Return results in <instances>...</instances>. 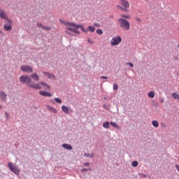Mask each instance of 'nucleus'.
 <instances>
[{
  "mask_svg": "<svg viewBox=\"0 0 179 179\" xmlns=\"http://www.w3.org/2000/svg\"><path fill=\"white\" fill-rule=\"evenodd\" d=\"M30 78L31 79H33V80L34 82H39L40 81V76H38V74H37L36 73H33L31 76Z\"/></svg>",
  "mask_w": 179,
  "mask_h": 179,
  "instance_id": "nucleus-9",
  "label": "nucleus"
},
{
  "mask_svg": "<svg viewBox=\"0 0 179 179\" xmlns=\"http://www.w3.org/2000/svg\"><path fill=\"white\" fill-rule=\"evenodd\" d=\"M20 82L22 83V85H27V86L31 89L36 88V84L31 81V78H30L29 76H21L20 77Z\"/></svg>",
  "mask_w": 179,
  "mask_h": 179,
  "instance_id": "nucleus-1",
  "label": "nucleus"
},
{
  "mask_svg": "<svg viewBox=\"0 0 179 179\" xmlns=\"http://www.w3.org/2000/svg\"><path fill=\"white\" fill-rule=\"evenodd\" d=\"M172 97H173L175 100H178V101H179V94H177V92H173V93H172Z\"/></svg>",
  "mask_w": 179,
  "mask_h": 179,
  "instance_id": "nucleus-21",
  "label": "nucleus"
},
{
  "mask_svg": "<svg viewBox=\"0 0 179 179\" xmlns=\"http://www.w3.org/2000/svg\"><path fill=\"white\" fill-rule=\"evenodd\" d=\"M148 96H150V99L155 98V92L151 91L148 93Z\"/></svg>",
  "mask_w": 179,
  "mask_h": 179,
  "instance_id": "nucleus-25",
  "label": "nucleus"
},
{
  "mask_svg": "<svg viewBox=\"0 0 179 179\" xmlns=\"http://www.w3.org/2000/svg\"><path fill=\"white\" fill-rule=\"evenodd\" d=\"M175 167H176V170L178 171V173H179V165L178 164H176L175 165Z\"/></svg>",
  "mask_w": 179,
  "mask_h": 179,
  "instance_id": "nucleus-41",
  "label": "nucleus"
},
{
  "mask_svg": "<svg viewBox=\"0 0 179 179\" xmlns=\"http://www.w3.org/2000/svg\"><path fill=\"white\" fill-rule=\"evenodd\" d=\"M84 167H89L90 166V163L89 162H85L83 164Z\"/></svg>",
  "mask_w": 179,
  "mask_h": 179,
  "instance_id": "nucleus-35",
  "label": "nucleus"
},
{
  "mask_svg": "<svg viewBox=\"0 0 179 179\" xmlns=\"http://www.w3.org/2000/svg\"><path fill=\"white\" fill-rule=\"evenodd\" d=\"M101 79H108V78L106 76H101Z\"/></svg>",
  "mask_w": 179,
  "mask_h": 179,
  "instance_id": "nucleus-44",
  "label": "nucleus"
},
{
  "mask_svg": "<svg viewBox=\"0 0 179 179\" xmlns=\"http://www.w3.org/2000/svg\"><path fill=\"white\" fill-rule=\"evenodd\" d=\"M5 115H6V118H8V113H5Z\"/></svg>",
  "mask_w": 179,
  "mask_h": 179,
  "instance_id": "nucleus-47",
  "label": "nucleus"
},
{
  "mask_svg": "<svg viewBox=\"0 0 179 179\" xmlns=\"http://www.w3.org/2000/svg\"><path fill=\"white\" fill-rule=\"evenodd\" d=\"M67 30H69L70 31H72L73 33H76V34H80V31L78 30V28L75 27H68Z\"/></svg>",
  "mask_w": 179,
  "mask_h": 179,
  "instance_id": "nucleus-11",
  "label": "nucleus"
},
{
  "mask_svg": "<svg viewBox=\"0 0 179 179\" xmlns=\"http://www.w3.org/2000/svg\"><path fill=\"white\" fill-rule=\"evenodd\" d=\"M96 33H97V34H103V30H101L100 29H98L96 30Z\"/></svg>",
  "mask_w": 179,
  "mask_h": 179,
  "instance_id": "nucleus-32",
  "label": "nucleus"
},
{
  "mask_svg": "<svg viewBox=\"0 0 179 179\" xmlns=\"http://www.w3.org/2000/svg\"><path fill=\"white\" fill-rule=\"evenodd\" d=\"M21 71H22V72H26V73H33V69L27 65L22 66Z\"/></svg>",
  "mask_w": 179,
  "mask_h": 179,
  "instance_id": "nucleus-6",
  "label": "nucleus"
},
{
  "mask_svg": "<svg viewBox=\"0 0 179 179\" xmlns=\"http://www.w3.org/2000/svg\"><path fill=\"white\" fill-rule=\"evenodd\" d=\"M138 164H139V163L137 161H134L131 162L132 167H138Z\"/></svg>",
  "mask_w": 179,
  "mask_h": 179,
  "instance_id": "nucleus-28",
  "label": "nucleus"
},
{
  "mask_svg": "<svg viewBox=\"0 0 179 179\" xmlns=\"http://www.w3.org/2000/svg\"><path fill=\"white\" fill-rule=\"evenodd\" d=\"M113 90H118V85L117 84L113 85Z\"/></svg>",
  "mask_w": 179,
  "mask_h": 179,
  "instance_id": "nucleus-33",
  "label": "nucleus"
},
{
  "mask_svg": "<svg viewBox=\"0 0 179 179\" xmlns=\"http://www.w3.org/2000/svg\"><path fill=\"white\" fill-rule=\"evenodd\" d=\"M178 30H179V28H178Z\"/></svg>",
  "mask_w": 179,
  "mask_h": 179,
  "instance_id": "nucleus-51",
  "label": "nucleus"
},
{
  "mask_svg": "<svg viewBox=\"0 0 179 179\" xmlns=\"http://www.w3.org/2000/svg\"><path fill=\"white\" fill-rule=\"evenodd\" d=\"M37 26H38V27H42V29H43V27H44V26H43V24H41V22H38V23H37Z\"/></svg>",
  "mask_w": 179,
  "mask_h": 179,
  "instance_id": "nucleus-39",
  "label": "nucleus"
},
{
  "mask_svg": "<svg viewBox=\"0 0 179 179\" xmlns=\"http://www.w3.org/2000/svg\"><path fill=\"white\" fill-rule=\"evenodd\" d=\"M0 17L1 19H6L8 16H6V13L4 10L0 8Z\"/></svg>",
  "mask_w": 179,
  "mask_h": 179,
  "instance_id": "nucleus-13",
  "label": "nucleus"
},
{
  "mask_svg": "<svg viewBox=\"0 0 179 179\" xmlns=\"http://www.w3.org/2000/svg\"><path fill=\"white\" fill-rule=\"evenodd\" d=\"M62 148H64V149H66L67 150H72L73 149L72 145H71V144H66V143L63 144Z\"/></svg>",
  "mask_w": 179,
  "mask_h": 179,
  "instance_id": "nucleus-17",
  "label": "nucleus"
},
{
  "mask_svg": "<svg viewBox=\"0 0 179 179\" xmlns=\"http://www.w3.org/2000/svg\"><path fill=\"white\" fill-rule=\"evenodd\" d=\"M86 171H89V169H87L86 168H84V169H81V173H85Z\"/></svg>",
  "mask_w": 179,
  "mask_h": 179,
  "instance_id": "nucleus-38",
  "label": "nucleus"
},
{
  "mask_svg": "<svg viewBox=\"0 0 179 179\" xmlns=\"http://www.w3.org/2000/svg\"><path fill=\"white\" fill-rule=\"evenodd\" d=\"M159 100V102L164 103V99L160 98Z\"/></svg>",
  "mask_w": 179,
  "mask_h": 179,
  "instance_id": "nucleus-43",
  "label": "nucleus"
},
{
  "mask_svg": "<svg viewBox=\"0 0 179 179\" xmlns=\"http://www.w3.org/2000/svg\"><path fill=\"white\" fill-rule=\"evenodd\" d=\"M117 22H119V24L122 29H124V30H129V22L128 20L123 19V18H119L117 20Z\"/></svg>",
  "mask_w": 179,
  "mask_h": 179,
  "instance_id": "nucleus-2",
  "label": "nucleus"
},
{
  "mask_svg": "<svg viewBox=\"0 0 179 179\" xmlns=\"http://www.w3.org/2000/svg\"><path fill=\"white\" fill-rule=\"evenodd\" d=\"M5 21H6V24H10L12 26V20H9L8 18V17H6V19H4Z\"/></svg>",
  "mask_w": 179,
  "mask_h": 179,
  "instance_id": "nucleus-26",
  "label": "nucleus"
},
{
  "mask_svg": "<svg viewBox=\"0 0 179 179\" xmlns=\"http://www.w3.org/2000/svg\"><path fill=\"white\" fill-rule=\"evenodd\" d=\"M121 41H122V38L120 36L113 37L110 41V44L111 45H118Z\"/></svg>",
  "mask_w": 179,
  "mask_h": 179,
  "instance_id": "nucleus-5",
  "label": "nucleus"
},
{
  "mask_svg": "<svg viewBox=\"0 0 179 179\" xmlns=\"http://www.w3.org/2000/svg\"><path fill=\"white\" fill-rule=\"evenodd\" d=\"M120 5L127 10L129 8V2L127 0H119Z\"/></svg>",
  "mask_w": 179,
  "mask_h": 179,
  "instance_id": "nucleus-8",
  "label": "nucleus"
},
{
  "mask_svg": "<svg viewBox=\"0 0 179 179\" xmlns=\"http://www.w3.org/2000/svg\"><path fill=\"white\" fill-rule=\"evenodd\" d=\"M110 122H104L103 123V128H106V129H108V128H110Z\"/></svg>",
  "mask_w": 179,
  "mask_h": 179,
  "instance_id": "nucleus-23",
  "label": "nucleus"
},
{
  "mask_svg": "<svg viewBox=\"0 0 179 179\" xmlns=\"http://www.w3.org/2000/svg\"><path fill=\"white\" fill-rule=\"evenodd\" d=\"M76 27H74L77 29H81L82 31H84L85 33H87V29H85V27H83L82 25L78 24L76 25Z\"/></svg>",
  "mask_w": 179,
  "mask_h": 179,
  "instance_id": "nucleus-19",
  "label": "nucleus"
},
{
  "mask_svg": "<svg viewBox=\"0 0 179 179\" xmlns=\"http://www.w3.org/2000/svg\"><path fill=\"white\" fill-rule=\"evenodd\" d=\"M39 94H41V96H43V97H51L52 96L51 92H48L45 91H40Z\"/></svg>",
  "mask_w": 179,
  "mask_h": 179,
  "instance_id": "nucleus-10",
  "label": "nucleus"
},
{
  "mask_svg": "<svg viewBox=\"0 0 179 179\" xmlns=\"http://www.w3.org/2000/svg\"><path fill=\"white\" fill-rule=\"evenodd\" d=\"M66 33H67V34H71V32H69V31H66Z\"/></svg>",
  "mask_w": 179,
  "mask_h": 179,
  "instance_id": "nucleus-48",
  "label": "nucleus"
},
{
  "mask_svg": "<svg viewBox=\"0 0 179 179\" xmlns=\"http://www.w3.org/2000/svg\"><path fill=\"white\" fill-rule=\"evenodd\" d=\"M59 22L61 23H63V24H65L66 26H70L71 27H76V24H75L73 22H69L68 21H65L62 19H60Z\"/></svg>",
  "mask_w": 179,
  "mask_h": 179,
  "instance_id": "nucleus-7",
  "label": "nucleus"
},
{
  "mask_svg": "<svg viewBox=\"0 0 179 179\" xmlns=\"http://www.w3.org/2000/svg\"><path fill=\"white\" fill-rule=\"evenodd\" d=\"M87 170L90 171H92V169L91 168L87 169Z\"/></svg>",
  "mask_w": 179,
  "mask_h": 179,
  "instance_id": "nucleus-49",
  "label": "nucleus"
},
{
  "mask_svg": "<svg viewBox=\"0 0 179 179\" xmlns=\"http://www.w3.org/2000/svg\"><path fill=\"white\" fill-rule=\"evenodd\" d=\"M88 43H90V44H94V41H93L92 39L88 38Z\"/></svg>",
  "mask_w": 179,
  "mask_h": 179,
  "instance_id": "nucleus-40",
  "label": "nucleus"
},
{
  "mask_svg": "<svg viewBox=\"0 0 179 179\" xmlns=\"http://www.w3.org/2000/svg\"><path fill=\"white\" fill-rule=\"evenodd\" d=\"M122 17H124V19H129V15H122Z\"/></svg>",
  "mask_w": 179,
  "mask_h": 179,
  "instance_id": "nucleus-37",
  "label": "nucleus"
},
{
  "mask_svg": "<svg viewBox=\"0 0 179 179\" xmlns=\"http://www.w3.org/2000/svg\"><path fill=\"white\" fill-rule=\"evenodd\" d=\"M136 21L137 22H141V19H139L138 17L136 18Z\"/></svg>",
  "mask_w": 179,
  "mask_h": 179,
  "instance_id": "nucleus-46",
  "label": "nucleus"
},
{
  "mask_svg": "<svg viewBox=\"0 0 179 179\" xmlns=\"http://www.w3.org/2000/svg\"><path fill=\"white\" fill-rule=\"evenodd\" d=\"M139 176H141V177H143V178H146V177H148L146 174H143V173H139Z\"/></svg>",
  "mask_w": 179,
  "mask_h": 179,
  "instance_id": "nucleus-36",
  "label": "nucleus"
},
{
  "mask_svg": "<svg viewBox=\"0 0 179 179\" xmlns=\"http://www.w3.org/2000/svg\"><path fill=\"white\" fill-rule=\"evenodd\" d=\"M94 156V155H93V153H92V154L85 153L84 154V157H86L93 158Z\"/></svg>",
  "mask_w": 179,
  "mask_h": 179,
  "instance_id": "nucleus-27",
  "label": "nucleus"
},
{
  "mask_svg": "<svg viewBox=\"0 0 179 179\" xmlns=\"http://www.w3.org/2000/svg\"><path fill=\"white\" fill-rule=\"evenodd\" d=\"M95 30H96V27L93 26H89L87 29V31H91L92 33H94Z\"/></svg>",
  "mask_w": 179,
  "mask_h": 179,
  "instance_id": "nucleus-20",
  "label": "nucleus"
},
{
  "mask_svg": "<svg viewBox=\"0 0 179 179\" xmlns=\"http://www.w3.org/2000/svg\"><path fill=\"white\" fill-rule=\"evenodd\" d=\"M152 124L153 125V127H155V128L159 127V122H157V120H152Z\"/></svg>",
  "mask_w": 179,
  "mask_h": 179,
  "instance_id": "nucleus-24",
  "label": "nucleus"
},
{
  "mask_svg": "<svg viewBox=\"0 0 179 179\" xmlns=\"http://www.w3.org/2000/svg\"><path fill=\"white\" fill-rule=\"evenodd\" d=\"M0 108H2V106L0 105Z\"/></svg>",
  "mask_w": 179,
  "mask_h": 179,
  "instance_id": "nucleus-50",
  "label": "nucleus"
},
{
  "mask_svg": "<svg viewBox=\"0 0 179 179\" xmlns=\"http://www.w3.org/2000/svg\"><path fill=\"white\" fill-rule=\"evenodd\" d=\"M0 34H1V36H3V32L1 30H0Z\"/></svg>",
  "mask_w": 179,
  "mask_h": 179,
  "instance_id": "nucleus-45",
  "label": "nucleus"
},
{
  "mask_svg": "<svg viewBox=\"0 0 179 179\" xmlns=\"http://www.w3.org/2000/svg\"><path fill=\"white\" fill-rule=\"evenodd\" d=\"M116 8H117V9H121V10H123V12H127V9L121 6H116Z\"/></svg>",
  "mask_w": 179,
  "mask_h": 179,
  "instance_id": "nucleus-29",
  "label": "nucleus"
},
{
  "mask_svg": "<svg viewBox=\"0 0 179 179\" xmlns=\"http://www.w3.org/2000/svg\"><path fill=\"white\" fill-rule=\"evenodd\" d=\"M8 169L12 171V173H14V174H16V176H19V173H20V169H19V167L16 165H13L11 164V162L8 163Z\"/></svg>",
  "mask_w": 179,
  "mask_h": 179,
  "instance_id": "nucleus-4",
  "label": "nucleus"
},
{
  "mask_svg": "<svg viewBox=\"0 0 179 179\" xmlns=\"http://www.w3.org/2000/svg\"><path fill=\"white\" fill-rule=\"evenodd\" d=\"M4 30H6V31H10V30H12V25L5 24Z\"/></svg>",
  "mask_w": 179,
  "mask_h": 179,
  "instance_id": "nucleus-18",
  "label": "nucleus"
},
{
  "mask_svg": "<svg viewBox=\"0 0 179 179\" xmlns=\"http://www.w3.org/2000/svg\"><path fill=\"white\" fill-rule=\"evenodd\" d=\"M62 110L64 114H69V108H68L66 106L63 105L62 106Z\"/></svg>",
  "mask_w": 179,
  "mask_h": 179,
  "instance_id": "nucleus-15",
  "label": "nucleus"
},
{
  "mask_svg": "<svg viewBox=\"0 0 179 179\" xmlns=\"http://www.w3.org/2000/svg\"><path fill=\"white\" fill-rule=\"evenodd\" d=\"M43 73L45 76H46V78H48V79H54L55 78V76L52 74L48 72L43 71Z\"/></svg>",
  "mask_w": 179,
  "mask_h": 179,
  "instance_id": "nucleus-14",
  "label": "nucleus"
},
{
  "mask_svg": "<svg viewBox=\"0 0 179 179\" xmlns=\"http://www.w3.org/2000/svg\"><path fill=\"white\" fill-rule=\"evenodd\" d=\"M6 97L7 95L3 91L0 92V99L2 100V101H6Z\"/></svg>",
  "mask_w": 179,
  "mask_h": 179,
  "instance_id": "nucleus-12",
  "label": "nucleus"
},
{
  "mask_svg": "<svg viewBox=\"0 0 179 179\" xmlns=\"http://www.w3.org/2000/svg\"><path fill=\"white\" fill-rule=\"evenodd\" d=\"M110 125L111 127H113V128H117V129H120V125L114 122H110Z\"/></svg>",
  "mask_w": 179,
  "mask_h": 179,
  "instance_id": "nucleus-22",
  "label": "nucleus"
},
{
  "mask_svg": "<svg viewBox=\"0 0 179 179\" xmlns=\"http://www.w3.org/2000/svg\"><path fill=\"white\" fill-rule=\"evenodd\" d=\"M47 108L50 113H52L53 114H57V109L52 108L50 106H47Z\"/></svg>",
  "mask_w": 179,
  "mask_h": 179,
  "instance_id": "nucleus-16",
  "label": "nucleus"
},
{
  "mask_svg": "<svg viewBox=\"0 0 179 179\" xmlns=\"http://www.w3.org/2000/svg\"><path fill=\"white\" fill-rule=\"evenodd\" d=\"M94 26H95L96 27H100V24L94 23Z\"/></svg>",
  "mask_w": 179,
  "mask_h": 179,
  "instance_id": "nucleus-42",
  "label": "nucleus"
},
{
  "mask_svg": "<svg viewBox=\"0 0 179 179\" xmlns=\"http://www.w3.org/2000/svg\"><path fill=\"white\" fill-rule=\"evenodd\" d=\"M54 100L55 101H56V103H62V100H61V99L59 98H55Z\"/></svg>",
  "mask_w": 179,
  "mask_h": 179,
  "instance_id": "nucleus-30",
  "label": "nucleus"
},
{
  "mask_svg": "<svg viewBox=\"0 0 179 179\" xmlns=\"http://www.w3.org/2000/svg\"><path fill=\"white\" fill-rule=\"evenodd\" d=\"M43 29L44 30L50 31V30H51V27L44 26V27H43Z\"/></svg>",
  "mask_w": 179,
  "mask_h": 179,
  "instance_id": "nucleus-31",
  "label": "nucleus"
},
{
  "mask_svg": "<svg viewBox=\"0 0 179 179\" xmlns=\"http://www.w3.org/2000/svg\"><path fill=\"white\" fill-rule=\"evenodd\" d=\"M35 89L36 90H41V89H44L45 90H50V89H51V87H50L48 84L43 81H41L36 84Z\"/></svg>",
  "mask_w": 179,
  "mask_h": 179,
  "instance_id": "nucleus-3",
  "label": "nucleus"
},
{
  "mask_svg": "<svg viewBox=\"0 0 179 179\" xmlns=\"http://www.w3.org/2000/svg\"><path fill=\"white\" fill-rule=\"evenodd\" d=\"M126 65H129L130 66V68H134V64H132L131 62L126 63Z\"/></svg>",
  "mask_w": 179,
  "mask_h": 179,
  "instance_id": "nucleus-34",
  "label": "nucleus"
}]
</instances>
